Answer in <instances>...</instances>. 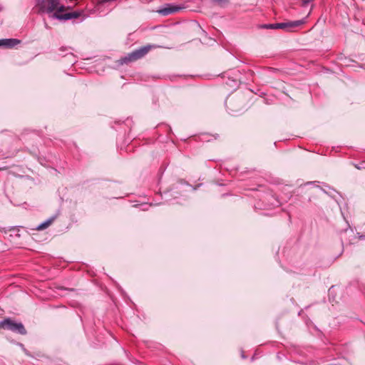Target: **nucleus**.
<instances>
[{"label": "nucleus", "instance_id": "f257e3e1", "mask_svg": "<svg viewBox=\"0 0 365 365\" xmlns=\"http://www.w3.org/2000/svg\"><path fill=\"white\" fill-rule=\"evenodd\" d=\"M36 7L39 11L48 14L53 19L67 20L72 18L70 13L63 14L65 6L61 2L54 0H37Z\"/></svg>", "mask_w": 365, "mask_h": 365}, {"label": "nucleus", "instance_id": "f03ea898", "mask_svg": "<svg viewBox=\"0 0 365 365\" xmlns=\"http://www.w3.org/2000/svg\"><path fill=\"white\" fill-rule=\"evenodd\" d=\"M153 47V46L148 45L133 51L121 59L122 63H128L129 62L135 61L143 58L150 51Z\"/></svg>", "mask_w": 365, "mask_h": 365}, {"label": "nucleus", "instance_id": "7ed1b4c3", "mask_svg": "<svg viewBox=\"0 0 365 365\" xmlns=\"http://www.w3.org/2000/svg\"><path fill=\"white\" fill-rule=\"evenodd\" d=\"M0 328L4 329L10 330L13 332H16L22 335L26 334V330L21 323H17L11 319H5L0 322Z\"/></svg>", "mask_w": 365, "mask_h": 365}, {"label": "nucleus", "instance_id": "20e7f679", "mask_svg": "<svg viewBox=\"0 0 365 365\" xmlns=\"http://www.w3.org/2000/svg\"><path fill=\"white\" fill-rule=\"evenodd\" d=\"M303 21H288V22H282V23H277V29H282L285 31H290L294 28L297 27L303 24Z\"/></svg>", "mask_w": 365, "mask_h": 365}, {"label": "nucleus", "instance_id": "39448f33", "mask_svg": "<svg viewBox=\"0 0 365 365\" xmlns=\"http://www.w3.org/2000/svg\"><path fill=\"white\" fill-rule=\"evenodd\" d=\"M182 8L181 6L173 4H168L166 6L158 10V13L163 15L167 16L173 13H175L181 10Z\"/></svg>", "mask_w": 365, "mask_h": 365}, {"label": "nucleus", "instance_id": "423d86ee", "mask_svg": "<svg viewBox=\"0 0 365 365\" xmlns=\"http://www.w3.org/2000/svg\"><path fill=\"white\" fill-rule=\"evenodd\" d=\"M20 41L15 38L0 39V46L12 48L19 44Z\"/></svg>", "mask_w": 365, "mask_h": 365}, {"label": "nucleus", "instance_id": "0eeeda50", "mask_svg": "<svg viewBox=\"0 0 365 365\" xmlns=\"http://www.w3.org/2000/svg\"><path fill=\"white\" fill-rule=\"evenodd\" d=\"M51 222H52V220H49L41 224L40 225H38L37 230H44L46 227H48L51 224Z\"/></svg>", "mask_w": 365, "mask_h": 365}, {"label": "nucleus", "instance_id": "6e6552de", "mask_svg": "<svg viewBox=\"0 0 365 365\" xmlns=\"http://www.w3.org/2000/svg\"><path fill=\"white\" fill-rule=\"evenodd\" d=\"M277 24H264L262 26L263 28L269 29H277Z\"/></svg>", "mask_w": 365, "mask_h": 365}, {"label": "nucleus", "instance_id": "1a4fd4ad", "mask_svg": "<svg viewBox=\"0 0 365 365\" xmlns=\"http://www.w3.org/2000/svg\"><path fill=\"white\" fill-rule=\"evenodd\" d=\"M216 1L221 2V3H225L227 2V0H215Z\"/></svg>", "mask_w": 365, "mask_h": 365}, {"label": "nucleus", "instance_id": "9d476101", "mask_svg": "<svg viewBox=\"0 0 365 365\" xmlns=\"http://www.w3.org/2000/svg\"><path fill=\"white\" fill-rule=\"evenodd\" d=\"M54 1L61 2V0H54Z\"/></svg>", "mask_w": 365, "mask_h": 365}]
</instances>
